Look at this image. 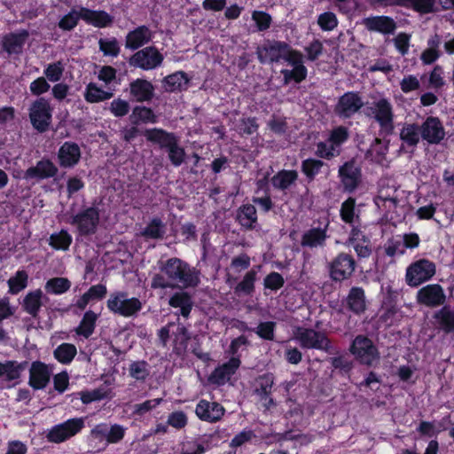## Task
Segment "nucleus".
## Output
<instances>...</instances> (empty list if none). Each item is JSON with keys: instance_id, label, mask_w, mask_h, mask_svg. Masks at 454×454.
I'll list each match as a JSON object with an SVG mask.
<instances>
[{"instance_id": "obj_55", "label": "nucleus", "mask_w": 454, "mask_h": 454, "mask_svg": "<svg viewBox=\"0 0 454 454\" xmlns=\"http://www.w3.org/2000/svg\"><path fill=\"white\" fill-rule=\"evenodd\" d=\"M387 150V146L382 145L380 140L376 139L375 143L371 146V148L367 152V158L377 163H382L385 160Z\"/></svg>"}, {"instance_id": "obj_32", "label": "nucleus", "mask_w": 454, "mask_h": 454, "mask_svg": "<svg viewBox=\"0 0 454 454\" xmlns=\"http://www.w3.org/2000/svg\"><path fill=\"white\" fill-rule=\"evenodd\" d=\"M144 136L152 143L158 144L161 148H168L176 139L173 133H168L162 129H148L144 131Z\"/></svg>"}, {"instance_id": "obj_49", "label": "nucleus", "mask_w": 454, "mask_h": 454, "mask_svg": "<svg viewBox=\"0 0 454 454\" xmlns=\"http://www.w3.org/2000/svg\"><path fill=\"white\" fill-rule=\"evenodd\" d=\"M72 243V237L67 231L62 230L52 233L50 237V245L58 250H67Z\"/></svg>"}, {"instance_id": "obj_4", "label": "nucleus", "mask_w": 454, "mask_h": 454, "mask_svg": "<svg viewBox=\"0 0 454 454\" xmlns=\"http://www.w3.org/2000/svg\"><path fill=\"white\" fill-rule=\"evenodd\" d=\"M350 353L360 364L372 366L380 361V352L372 340L364 335H357L352 341Z\"/></svg>"}, {"instance_id": "obj_37", "label": "nucleus", "mask_w": 454, "mask_h": 454, "mask_svg": "<svg viewBox=\"0 0 454 454\" xmlns=\"http://www.w3.org/2000/svg\"><path fill=\"white\" fill-rule=\"evenodd\" d=\"M326 239V231L320 228H312L303 233L301 245L302 247H317L324 245Z\"/></svg>"}, {"instance_id": "obj_27", "label": "nucleus", "mask_w": 454, "mask_h": 454, "mask_svg": "<svg viewBox=\"0 0 454 454\" xmlns=\"http://www.w3.org/2000/svg\"><path fill=\"white\" fill-rule=\"evenodd\" d=\"M28 37V32L21 30L4 36L2 47L8 54H18L22 51L23 45Z\"/></svg>"}, {"instance_id": "obj_15", "label": "nucleus", "mask_w": 454, "mask_h": 454, "mask_svg": "<svg viewBox=\"0 0 454 454\" xmlns=\"http://www.w3.org/2000/svg\"><path fill=\"white\" fill-rule=\"evenodd\" d=\"M364 102L362 98L357 92H346L338 100L334 112L341 118H349L357 113L362 106Z\"/></svg>"}, {"instance_id": "obj_34", "label": "nucleus", "mask_w": 454, "mask_h": 454, "mask_svg": "<svg viewBox=\"0 0 454 454\" xmlns=\"http://www.w3.org/2000/svg\"><path fill=\"white\" fill-rule=\"evenodd\" d=\"M43 294L42 290L37 289L27 294L23 299L22 307L24 310L35 317L43 304Z\"/></svg>"}, {"instance_id": "obj_52", "label": "nucleus", "mask_w": 454, "mask_h": 454, "mask_svg": "<svg viewBox=\"0 0 454 454\" xmlns=\"http://www.w3.org/2000/svg\"><path fill=\"white\" fill-rule=\"evenodd\" d=\"M281 74L284 76V82L286 84L289 83L291 81L300 82L306 78L307 69L303 64L299 66L297 65L293 67L292 70H282Z\"/></svg>"}, {"instance_id": "obj_43", "label": "nucleus", "mask_w": 454, "mask_h": 454, "mask_svg": "<svg viewBox=\"0 0 454 454\" xmlns=\"http://www.w3.org/2000/svg\"><path fill=\"white\" fill-rule=\"evenodd\" d=\"M76 354V347L71 343H62L53 352L54 357L63 364H70Z\"/></svg>"}, {"instance_id": "obj_47", "label": "nucleus", "mask_w": 454, "mask_h": 454, "mask_svg": "<svg viewBox=\"0 0 454 454\" xmlns=\"http://www.w3.org/2000/svg\"><path fill=\"white\" fill-rule=\"evenodd\" d=\"M257 272L251 270L246 273L243 279L235 287V293L238 294H251L254 290V282Z\"/></svg>"}, {"instance_id": "obj_59", "label": "nucleus", "mask_w": 454, "mask_h": 454, "mask_svg": "<svg viewBox=\"0 0 454 454\" xmlns=\"http://www.w3.org/2000/svg\"><path fill=\"white\" fill-rule=\"evenodd\" d=\"M324 166L325 163L320 160L308 159L302 162L301 168L306 176L312 179L321 171Z\"/></svg>"}, {"instance_id": "obj_2", "label": "nucleus", "mask_w": 454, "mask_h": 454, "mask_svg": "<svg viewBox=\"0 0 454 454\" xmlns=\"http://www.w3.org/2000/svg\"><path fill=\"white\" fill-rule=\"evenodd\" d=\"M378 209L384 215L386 220L395 221L404 213L406 198L404 192L395 187L381 188L374 199Z\"/></svg>"}, {"instance_id": "obj_53", "label": "nucleus", "mask_w": 454, "mask_h": 454, "mask_svg": "<svg viewBox=\"0 0 454 454\" xmlns=\"http://www.w3.org/2000/svg\"><path fill=\"white\" fill-rule=\"evenodd\" d=\"M82 19V7L79 10L73 9L67 14H66L59 22V27L62 30H72L74 28Z\"/></svg>"}, {"instance_id": "obj_44", "label": "nucleus", "mask_w": 454, "mask_h": 454, "mask_svg": "<svg viewBox=\"0 0 454 454\" xmlns=\"http://www.w3.org/2000/svg\"><path fill=\"white\" fill-rule=\"evenodd\" d=\"M238 220L242 226L247 229L253 228L257 221L254 206L250 204L242 206L238 212Z\"/></svg>"}, {"instance_id": "obj_20", "label": "nucleus", "mask_w": 454, "mask_h": 454, "mask_svg": "<svg viewBox=\"0 0 454 454\" xmlns=\"http://www.w3.org/2000/svg\"><path fill=\"white\" fill-rule=\"evenodd\" d=\"M51 375V372L45 364L33 362L29 370V385L34 389H43L49 383Z\"/></svg>"}, {"instance_id": "obj_9", "label": "nucleus", "mask_w": 454, "mask_h": 454, "mask_svg": "<svg viewBox=\"0 0 454 454\" xmlns=\"http://www.w3.org/2000/svg\"><path fill=\"white\" fill-rule=\"evenodd\" d=\"M52 108L48 99L38 98L29 108V118L35 129L45 131L51 121Z\"/></svg>"}, {"instance_id": "obj_7", "label": "nucleus", "mask_w": 454, "mask_h": 454, "mask_svg": "<svg viewBox=\"0 0 454 454\" xmlns=\"http://www.w3.org/2000/svg\"><path fill=\"white\" fill-rule=\"evenodd\" d=\"M370 109L380 125V131L384 135L392 134L395 126L393 106L390 101L385 98H380L372 103Z\"/></svg>"}, {"instance_id": "obj_14", "label": "nucleus", "mask_w": 454, "mask_h": 454, "mask_svg": "<svg viewBox=\"0 0 454 454\" xmlns=\"http://www.w3.org/2000/svg\"><path fill=\"white\" fill-rule=\"evenodd\" d=\"M162 60V55L155 48L146 47L137 51L129 59V64L144 70H151L160 66Z\"/></svg>"}, {"instance_id": "obj_22", "label": "nucleus", "mask_w": 454, "mask_h": 454, "mask_svg": "<svg viewBox=\"0 0 454 454\" xmlns=\"http://www.w3.org/2000/svg\"><path fill=\"white\" fill-rule=\"evenodd\" d=\"M287 52V44L282 42H271L259 49L258 54L261 62L279 61Z\"/></svg>"}, {"instance_id": "obj_40", "label": "nucleus", "mask_w": 454, "mask_h": 454, "mask_svg": "<svg viewBox=\"0 0 454 454\" xmlns=\"http://www.w3.org/2000/svg\"><path fill=\"white\" fill-rule=\"evenodd\" d=\"M168 303L173 308H179L184 317H189L193 304L191 296L184 292L175 294Z\"/></svg>"}, {"instance_id": "obj_1", "label": "nucleus", "mask_w": 454, "mask_h": 454, "mask_svg": "<svg viewBox=\"0 0 454 454\" xmlns=\"http://www.w3.org/2000/svg\"><path fill=\"white\" fill-rule=\"evenodd\" d=\"M159 270L160 273L152 278V288H187L194 287L200 283L198 270L176 257L159 262Z\"/></svg>"}, {"instance_id": "obj_62", "label": "nucleus", "mask_w": 454, "mask_h": 454, "mask_svg": "<svg viewBox=\"0 0 454 454\" xmlns=\"http://www.w3.org/2000/svg\"><path fill=\"white\" fill-rule=\"evenodd\" d=\"M99 49L106 56L116 57L120 52V47L115 38L100 39Z\"/></svg>"}, {"instance_id": "obj_51", "label": "nucleus", "mask_w": 454, "mask_h": 454, "mask_svg": "<svg viewBox=\"0 0 454 454\" xmlns=\"http://www.w3.org/2000/svg\"><path fill=\"white\" fill-rule=\"evenodd\" d=\"M340 150L336 148L334 145L327 138L325 141L317 143L316 154L324 159H332L340 154Z\"/></svg>"}, {"instance_id": "obj_38", "label": "nucleus", "mask_w": 454, "mask_h": 454, "mask_svg": "<svg viewBox=\"0 0 454 454\" xmlns=\"http://www.w3.org/2000/svg\"><path fill=\"white\" fill-rule=\"evenodd\" d=\"M348 308L356 314L365 309L364 291L361 287H352L347 298Z\"/></svg>"}, {"instance_id": "obj_41", "label": "nucleus", "mask_w": 454, "mask_h": 454, "mask_svg": "<svg viewBox=\"0 0 454 454\" xmlns=\"http://www.w3.org/2000/svg\"><path fill=\"white\" fill-rule=\"evenodd\" d=\"M298 177V174L295 170H282L275 175L271 183L272 185L279 190L288 189Z\"/></svg>"}, {"instance_id": "obj_8", "label": "nucleus", "mask_w": 454, "mask_h": 454, "mask_svg": "<svg viewBox=\"0 0 454 454\" xmlns=\"http://www.w3.org/2000/svg\"><path fill=\"white\" fill-rule=\"evenodd\" d=\"M85 427V418H74L52 427L47 438L54 443L63 442L81 432Z\"/></svg>"}, {"instance_id": "obj_18", "label": "nucleus", "mask_w": 454, "mask_h": 454, "mask_svg": "<svg viewBox=\"0 0 454 454\" xmlns=\"http://www.w3.org/2000/svg\"><path fill=\"white\" fill-rule=\"evenodd\" d=\"M419 128L421 137L428 144H439L444 138V128L436 117H427Z\"/></svg>"}, {"instance_id": "obj_42", "label": "nucleus", "mask_w": 454, "mask_h": 454, "mask_svg": "<svg viewBox=\"0 0 454 454\" xmlns=\"http://www.w3.org/2000/svg\"><path fill=\"white\" fill-rule=\"evenodd\" d=\"M176 331H172L174 350L176 353H181L185 350L188 340H190V334L187 329L181 324L175 323Z\"/></svg>"}, {"instance_id": "obj_46", "label": "nucleus", "mask_w": 454, "mask_h": 454, "mask_svg": "<svg viewBox=\"0 0 454 454\" xmlns=\"http://www.w3.org/2000/svg\"><path fill=\"white\" fill-rule=\"evenodd\" d=\"M27 279L28 275L25 270H18L7 282L9 292L12 294H17L27 287Z\"/></svg>"}, {"instance_id": "obj_48", "label": "nucleus", "mask_w": 454, "mask_h": 454, "mask_svg": "<svg viewBox=\"0 0 454 454\" xmlns=\"http://www.w3.org/2000/svg\"><path fill=\"white\" fill-rule=\"evenodd\" d=\"M440 327L446 333H450L454 330V312L450 309L443 307L436 315Z\"/></svg>"}, {"instance_id": "obj_16", "label": "nucleus", "mask_w": 454, "mask_h": 454, "mask_svg": "<svg viewBox=\"0 0 454 454\" xmlns=\"http://www.w3.org/2000/svg\"><path fill=\"white\" fill-rule=\"evenodd\" d=\"M443 288L438 284H430L420 288L416 295L417 301L427 307L441 306L445 301Z\"/></svg>"}, {"instance_id": "obj_56", "label": "nucleus", "mask_w": 454, "mask_h": 454, "mask_svg": "<svg viewBox=\"0 0 454 454\" xmlns=\"http://www.w3.org/2000/svg\"><path fill=\"white\" fill-rule=\"evenodd\" d=\"M133 118L135 119L134 122L137 123L138 121L145 123H155L156 116L153 113L150 108L145 106H137L133 110L132 114Z\"/></svg>"}, {"instance_id": "obj_31", "label": "nucleus", "mask_w": 454, "mask_h": 454, "mask_svg": "<svg viewBox=\"0 0 454 454\" xmlns=\"http://www.w3.org/2000/svg\"><path fill=\"white\" fill-rule=\"evenodd\" d=\"M82 20L98 27H107L113 22V18L107 12L85 7H82Z\"/></svg>"}, {"instance_id": "obj_60", "label": "nucleus", "mask_w": 454, "mask_h": 454, "mask_svg": "<svg viewBox=\"0 0 454 454\" xmlns=\"http://www.w3.org/2000/svg\"><path fill=\"white\" fill-rule=\"evenodd\" d=\"M348 137L349 134L348 129L343 126H339L330 132L328 138L336 148L340 150L342 144L348 140Z\"/></svg>"}, {"instance_id": "obj_11", "label": "nucleus", "mask_w": 454, "mask_h": 454, "mask_svg": "<svg viewBox=\"0 0 454 454\" xmlns=\"http://www.w3.org/2000/svg\"><path fill=\"white\" fill-rule=\"evenodd\" d=\"M356 269L354 258L346 253H340L328 264L330 278L333 281H343L349 278Z\"/></svg>"}, {"instance_id": "obj_58", "label": "nucleus", "mask_w": 454, "mask_h": 454, "mask_svg": "<svg viewBox=\"0 0 454 454\" xmlns=\"http://www.w3.org/2000/svg\"><path fill=\"white\" fill-rule=\"evenodd\" d=\"M317 24L323 31H332L338 26V20L333 12H325L318 16Z\"/></svg>"}, {"instance_id": "obj_17", "label": "nucleus", "mask_w": 454, "mask_h": 454, "mask_svg": "<svg viewBox=\"0 0 454 454\" xmlns=\"http://www.w3.org/2000/svg\"><path fill=\"white\" fill-rule=\"evenodd\" d=\"M195 413L200 419L215 423L223 418L225 409L218 403L200 400L196 405Z\"/></svg>"}, {"instance_id": "obj_33", "label": "nucleus", "mask_w": 454, "mask_h": 454, "mask_svg": "<svg viewBox=\"0 0 454 454\" xmlns=\"http://www.w3.org/2000/svg\"><path fill=\"white\" fill-rule=\"evenodd\" d=\"M83 97L88 103H99L112 98L114 92L112 90H105L98 84L90 82L85 87Z\"/></svg>"}, {"instance_id": "obj_29", "label": "nucleus", "mask_w": 454, "mask_h": 454, "mask_svg": "<svg viewBox=\"0 0 454 454\" xmlns=\"http://www.w3.org/2000/svg\"><path fill=\"white\" fill-rule=\"evenodd\" d=\"M341 182L348 191H353L359 182L360 171L354 161L345 163L339 170Z\"/></svg>"}, {"instance_id": "obj_50", "label": "nucleus", "mask_w": 454, "mask_h": 454, "mask_svg": "<svg viewBox=\"0 0 454 454\" xmlns=\"http://www.w3.org/2000/svg\"><path fill=\"white\" fill-rule=\"evenodd\" d=\"M71 286V283L65 278H53L45 284V290L53 294H61L67 292Z\"/></svg>"}, {"instance_id": "obj_45", "label": "nucleus", "mask_w": 454, "mask_h": 454, "mask_svg": "<svg viewBox=\"0 0 454 454\" xmlns=\"http://www.w3.org/2000/svg\"><path fill=\"white\" fill-rule=\"evenodd\" d=\"M140 234L146 239H161L165 234V224L160 218H153Z\"/></svg>"}, {"instance_id": "obj_36", "label": "nucleus", "mask_w": 454, "mask_h": 454, "mask_svg": "<svg viewBox=\"0 0 454 454\" xmlns=\"http://www.w3.org/2000/svg\"><path fill=\"white\" fill-rule=\"evenodd\" d=\"M188 82L189 79L186 74L179 71L165 77L163 80V87L165 90L174 92L185 90Z\"/></svg>"}, {"instance_id": "obj_24", "label": "nucleus", "mask_w": 454, "mask_h": 454, "mask_svg": "<svg viewBox=\"0 0 454 454\" xmlns=\"http://www.w3.org/2000/svg\"><path fill=\"white\" fill-rule=\"evenodd\" d=\"M58 173V168L49 160H42L35 166L27 168L26 179H46L53 177Z\"/></svg>"}, {"instance_id": "obj_28", "label": "nucleus", "mask_w": 454, "mask_h": 454, "mask_svg": "<svg viewBox=\"0 0 454 454\" xmlns=\"http://www.w3.org/2000/svg\"><path fill=\"white\" fill-rule=\"evenodd\" d=\"M129 87L131 97L137 102L149 101L153 96L154 87L149 81L137 79Z\"/></svg>"}, {"instance_id": "obj_25", "label": "nucleus", "mask_w": 454, "mask_h": 454, "mask_svg": "<svg viewBox=\"0 0 454 454\" xmlns=\"http://www.w3.org/2000/svg\"><path fill=\"white\" fill-rule=\"evenodd\" d=\"M421 131L419 125L415 123H404L400 130L402 149L410 148L413 150L420 141Z\"/></svg>"}, {"instance_id": "obj_6", "label": "nucleus", "mask_w": 454, "mask_h": 454, "mask_svg": "<svg viewBox=\"0 0 454 454\" xmlns=\"http://www.w3.org/2000/svg\"><path fill=\"white\" fill-rule=\"evenodd\" d=\"M127 427L119 424L100 423L90 431V441L103 445V449L109 444L120 442L125 436Z\"/></svg>"}, {"instance_id": "obj_61", "label": "nucleus", "mask_w": 454, "mask_h": 454, "mask_svg": "<svg viewBox=\"0 0 454 454\" xmlns=\"http://www.w3.org/2000/svg\"><path fill=\"white\" fill-rule=\"evenodd\" d=\"M162 401V398H155L137 403L133 406V414L142 417L155 409Z\"/></svg>"}, {"instance_id": "obj_3", "label": "nucleus", "mask_w": 454, "mask_h": 454, "mask_svg": "<svg viewBox=\"0 0 454 454\" xmlns=\"http://www.w3.org/2000/svg\"><path fill=\"white\" fill-rule=\"evenodd\" d=\"M294 340L303 348L323 350L329 354L335 352L327 336L314 329L297 327L294 332Z\"/></svg>"}, {"instance_id": "obj_12", "label": "nucleus", "mask_w": 454, "mask_h": 454, "mask_svg": "<svg viewBox=\"0 0 454 454\" xmlns=\"http://www.w3.org/2000/svg\"><path fill=\"white\" fill-rule=\"evenodd\" d=\"M72 224L77 227L82 235L95 233L99 223V210L96 206L89 207L72 218Z\"/></svg>"}, {"instance_id": "obj_63", "label": "nucleus", "mask_w": 454, "mask_h": 454, "mask_svg": "<svg viewBox=\"0 0 454 454\" xmlns=\"http://www.w3.org/2000/svg\"><path fill=\"white\" fill-rule=\"evenodd\" d=\"M340 216L341 219L346 223H354L356 215L355 214V200L353 199H348L342 203L340 208Z\"/></svg>"}, {"instance_id": "obj_19", "label": "nucleus", "mask_w": 454, "mask_h": 454, "mask_svg": "<svg viewBox=\"0 0 454 454\" xmlns=\"http://www.w3.org/2000/svg\"><path fill=\"white\" fill-rule=\"evenodd\" d=\"M239 365L240 360L238 357H231L227 363L214 370L208 378L209 382L218 386L225 384L236 372Z\"/></svg>"}, {"instance_id": "obj_64", "label": "nucleus", "mask_w": 454, "mask_h": 454, "mask_svg": "<svg viewBox=\"0 0 454 454\" xmlns=\"http://www.w3.org/2000/svg\"><path fill=\"white\" fill-rule=\"evenodd\" d=\"M405 250L403 241H402L400 237L389 240L385 247L386 254L390 257L403 255Z\"/></svg>"}, {"instance_id": "obj_23", "label": "nucleus", "mask_w": 454, "mask_h": 454, "mask_svg": "<svg viewBox=\"0 0 454 454\" xmlns=\"http://www.w3.org/2000/svg\"><path fill=\"white\" fill-rule=\"evenodd\" d=\"M81 158V150L78 145L72 142H65L59 148L58 159L63 168H71L76 165Z\"/></svg>"}, {"instance_id": "obj_54", "label": "nucleus", "mask_w": 454, "mask_h": 454, "mask_svg": "<svg viewBox=\"0 0 454 454\" xmlns=\"http://www.w3.org/2000/svg\"><path fill=\"white\" fill-rule=\"evenodd\" d=\"M65 67L61 61L49 64L43 70V74L51 82H58L63 75Z\"/></svg>"}, {"instance_id": "obj_35", "label": "nucleus", "mask_w": 454, "mask_h": 454, "mask_svg": "<svg viewBox=\"0 0 454 454\" xmlns=\"http://www.w3.org/2000/svg\"><path fill=\"white\" fill-rule=\"evenodd\" d=\"M25 364L16 361L0 363V379L8 382L17 380L24 371Z\"/></svg>"}, {"instance_id": "obj_10", "label": "nucleus", "mask_w": 454, "mask_h": 454, "mask_svg": "<svg viewBox=\"0 0 454 454\" xmlns=\"http://www.w3.org/2000/svg\"><path fill=\"white\" fill-rule=\"evenodd\" d=\"M107 308L114 314L131 317L141 309L142 304L138 299L128 298L125 293L118 292L110 295Z\"/></svg>"}, {"instance_id": "obj_21", "label": "nucleus", "mask_w": 454, "mask_h": 454, "mask_svg": "<svg viewBox=\"0 0 454 454\" xmlns=\"http://www.w3.org/2000/svg\"><path fill=\"white\" fill-rule=\"evenodd\" d=\"M367 30L381 34H393L396 28L395 20L387 16H373L363 20Z\"/></svg>"}, {"instance_id": "obj_57", "label": "nucleus", "mask_w": 454, "mask_h": 454, "mask_svg": "<svg viewBox=\"0 0 454 454\" xmlns=\"http://www.w3.org/2000/svg\"><path fill=\"white\" fill-rule=\"evenodd\" d=\"M167 149L171 163L176 167L180 166L184 160L185 153L184 150L178 145L177 138L173 141L171 145H169Z\"/></svg>"}, {"instance_id": "obj_30", "label": "nucleus", "mask_w": 454, "mask_h": 454, "mask_svg": "<svg viewBox=\"0 0 454 454\" xmlns=\"http://www.w3.org/2000/svg\"><path fill=\"white\" fill-rule=\"evenodd\" d=\"M348 243L353 247L359 257L366 258L372 253L370 240L357 228L352 229Z\"/></svg>"}, {"instance_id": "obj_5", "label": "nucleus", "mask_w": 454, "mask_h": 454, "mask_svg": "<svg viewBox=\"0 0 454 454\" xmlns=\"http://www.w3.org/2000/svg\"><path fill=\"white\" fill-rule=\"evenodd\" d=\"M436 273V265L428 259H419L411 263L405 273V281L411 287H417L429 281Z\"/></svg>"}, {"instance_id": "obj_26", "label": "nucleus", "mask_w": 454, "mask_h": 454, "mask_svg": "<svg viewBox=\"0 0 454 454\" xmlns=\"http://www.w3.org/2000/svg\"><path fill=\"white\" fill-rule=\"evenodd\" d=\"M152 35V31L146 26H140L127 35L125 46L128 49L137 50L149 43Z\"/></svg>"}, {"instance_id": "obj_39", "label": "nucleus", "mask_w": 454, "mask_h": 454, "mask_svg": "<svg viewBox=\"0 0 454 454\" xmlns=\"http://www.w3.org/2000/svg\"><path fill=\"white\" fill-rule=\"evenodd\" d=\"M97 320L98 314L91 310L86 311L79 325L75 328V333L88 339L94 332Z\"/></svg>"}, {"instance_id": "obj_13", "label": "nucleus", "mask_w": 454, "mask_h": 454, "mask_svg": "<svg viewBox=\"0 0 454 454\" xmlns=\"http://www.w3.org/2000/svg\"><path fill=\"white\" fill-rule=\"evenodd\" d=\"M373 6L401 5L421 14L435 12L436 0H366Z\"/></svg>"}]
</instances>
